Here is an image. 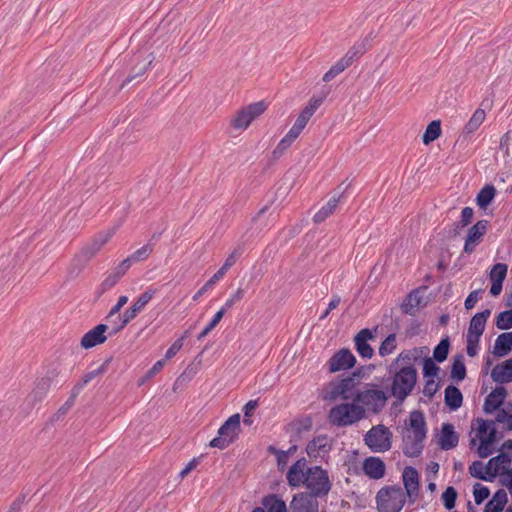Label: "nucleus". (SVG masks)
Instances as JSON below:
<instances>
[{"label":"nucleus","mask_w":512,"mask_h":512,"mask_svg":"<svg viewBox=\"0 0 512 512\" xmlns=\"http://www.w3.org/2000/svg\"><path fill=\"white\" fill-rule=\"evenodd\" d=\"M388 372L391 376L390 393L399 401H404L413 391L417 382V370L415 367L389 365Z\"/></svg>","instance_id":"1"},{"label":"nucleus","mask_w":512,"mask_h":512,"mask_svg":"<svg viewBox=\"0 0 512 512\" xmlns=\"http://www.w3.org/2000/svg\"><path fill=\"white\" fill-rule=\"evenodd\" d=\"M365 417V409L354 403H343L336 405L329 411V422L338 427H345L354 424Z\"/></svg>","instance_id":"2"},{"label":"nucleus","mask_w":512,"mask_h":512,"mask_svg":"<svg viewBox=\"0 0 512 512\" xmlns=\"http://www.w3.org/2000/svg\"><path fill=\"white\" fill-rule=\"evenodd\" d=\"M304 485L309 490L308 494L316 498L327 496L332 487L328 472L320 466L308 468Z\"/></svg>","instance_id":"3"},{"label":"nucleus","mask_w":512,"mask_h":512,"mask_svg":"<svg viewBox=\"0 0 512 512\" xmlns=\"http://www.w3.org/2000/svg\"><path fill=\"white\" fill-rule=\"evenodd\" d=\"M379 512H400L406 502V496L400 487H385L376 495Z\"/></svg>","instance_id":"4"},{"label":"nucleus","mask_w":512,"mask_h":512,"mask_svg":"<svg viewBox=\"0 0 512 512\" xmlns=\"http://www.w3.org/2000/svg\"><path fill=\"white\" fill-rule=\"evenodd\" d=\"M240 433V415L230 416L218 430V437L210 441V446L218 449H225L233 443Z\"/></svg>","instance_id":"5"},{"label":"nucleus","mask_w":512,"mask_h":512,"mask_svg":"<svg viewBox=\"0 0 512 512\" xmlns=\"http://www.w3.org/2000/svg\"><path fill=\"white\" fill-rule=\"evenodd\" d=\"M364 441L373 452H386L392 446V433L386 426L379 424L365 434Z\"/></svg>","instance_id":"6"},{"label":"nucleus","mask_w":512,"mask_h":512,"mask_svg":"<svg viewBox=\"0 0 512 512\" xmlns=\"http://www.w3.org/2000/svg\"><path fill=\"white\" fill-rule=\"evenodd\" d=\"M267 106L263 101L252 103L237 112L231 125L235 129H246L251 122L266 110Z\"/></svg>","instance_id":"7"},{"label":"nucleus","mask_w":512,"mask_h":512,"mask_svg":"<svg viewBox=\"0 0 512 512\" xmlns=\"http://www.w3.org/2000/svg\"><path fill=\"white\" fill-rule=\"evenodd\" d=\"M359 379L360 372H354L352 375L343 378L340 382L333 384L330 391V397L332 399L340 397L344 400H354L356 394L358 393L356 391V387L359 384Z\"/></svg>","instance_id":"8"},{"label":"nucleus","mask_w":512,"mask_h":512,"mask_svg":"<svg viewBox=\"0 0 512 512\" xmlns=\"http://www.w3.org/2000/svg\"><path fill=\"white\" fill-rule=\"evenodd\" d=\"M386 401V394L378 389L365 390L357 393L354 398V402L361 403L374 413H378L385 406Z\"/></svg>","instance_id":"9"},{"label":"nucleus","mask_w":512,"mask_h":512,"mask_svg":"<svg viewBox=\"0 0 512 512\" xmlns=\"http://www.w3.org/2000/svg\"><path fill=\"white\" fill-rule=\"evenodd\" d=\"M116 229L111 228L107 231H101L96 234L80 251L79 257L84 261H89L94 257L101 248L111 239L115 234Z\"/></svg>","instance_id":"10"},{"label":"nucleus","mask_w":512,"mask_h":512,"mask_svg":"<svg viewBox=\"0 0 512 512\" xmlns=\"http://www.w3.org/2000/svg\"><path fill=\"white\" fill-rule=\"evenodd\" d=\"M356 363V358L349 349L343 348L333 354L327 365L329 372L335 373L352 368Z\"/></svg>","instance_id":"11"},{"label":"nucleus","mask_w":512,"mask_h":512,"mask_svg":"<svg viewBox=\"0 0 512 512\" xmlns=\"http://www.w3.org/2000/svg\"><path fill=\"white\" fill-rule=\"evenodd\" d=\"M290 512H319V503L313 495L298 493L290 503Z\"/></svg>","instance_id":"12"},{"label":"nucleus","mask_w":512,"mask_h":512,"mask_svg":"<svg viewBox=\"0 0 512 512\" xmlns=\"http://www.w3.org/2000/svg\"><path fill=\"white\" fill-rule=\"evenodd\" d=\"M489 222L487 220H479L468 231L464 244V252L472 253L479 244L482 237L486 234Z\"/></svg>","instance_id":"13"},{"label":"nucleus","mask_w":512,"mask_h":512,"mask_svg":"<svg viewBox=\"0 0 512 512\" xmlns=\"http://www.w3.org/2000/svg\"><path fill=\"white\" fill-rule=\"evenodd\" d=\"M109 326L106 324H98L93 329L89 330L81 338V347L84 349L93 348L99 344H103L107 340L106 331Z\"/></svg>","instance_id":"14"},{"label":"nucleus","mask_w":512,"mask_h":512,"mask_svg":"<svg viewBox=\"0 0 512 512\" xmlns=\"http://www.w3.org/2000/svg\"><path fill=\"white\" fill-rule=\"evenodd\" d=\"M307 460L301 458L297 460L288 470L286 479L291 487H299L304 485L306 480V472L308 471Z\"/></svg>","instance_id":"15"},{"label":"nucleus","mask_w":512,"mask_h":512,"mask_svg":"<svg viewBox=\"0 0 512 512\" xmlns=\"http://www.w3.org/2000/svg\"><path fill=\"white\" fill-rule=\"evenodd\" d=\"M372 339H374V335L368 328H364L356 334L354 338L355 348L361 357L370 359L373 356L374 350L368 344V341Z\"/></svg>","instance_id":"16"},{"label":"nucleus","mask_w":512,"mask_h":512,"mask_svg":"<svg viewBox=\"0 0 512 512\" xmlns=\"http://www.w3.org/2000/svg\"><path fill=\"white\" fill-rule=\"evenodd\" d=\"M511 464V455L499 454L492 457L485 465L486 474H489L491 481L497 476L501 475L504 470H510L508 466Z\"/></svg>","instance_id":"17"},{"label":"nucleus","mask_w":512,"mask_h":512,"mask_svg":"<svg viewBox=\"0 0 512 512\" xmlns=\"http://www.w3.org/2000/svg\"><path fill=\"white\" fill-rule=\"evenodd\" d=\"M426 436L408 433L403 437V453L407 457H418L423 451V441Z\"/></svg>","instance_id":"18"},{"label":"nucleus","mask_w":512,"mask_h":512,"mask_svg":"<svg viewBox=\"0 0 512 512\" xmlns=\"http://www.w3.org/2000/svg\"><path fill=\"white\" fill-rule=\"evenodd\" d=\"M459 437L450 423L442 425L441 433L438 439V445L442 450H450L458 445Z\"/></svg>","instance_id":"19"},{"label":"nucleus","mask_w":512,"mask_h":512,"mask_svg":"<svg viewBox=\"0 0 512 512\" xmlns=\"http://www.w3.org/2000/svg\"><path fill=\"white\" fill-rule=\"evenodd\" d=\"M51 378L42 377L35 382V386L31 393L27 396V401L32 406L41 402L48 394L51 387Z\"/></svg>","instance_id":"20"},{"label":"nucleus","mask_w":512,"mask_h":512,"mask_svg":"<svg viewBox=\"0 0 512 512\" xmlns=\"http://www.w3.org/2000/svg\"><path fill=\"white\" fill-rule=\"evenodd\" d=\"M490 315V309L476 313L470 320L467 336L480 338L485 330L486 322Z\"/></svg>","instance_id":"21"},{"label":"nucleus","mask_w":512,"mask_h":512,"mask_svg":"<svg viewBox=\"0 0 512 512\" xmlns=\"http://www.w3.org/2000/svg\"><path fill=\"white\" fill-rule=\"evenodd\" d=\"M506 394V389L503 386H498L489 393L484 402L485 413L490 414L500 410L499 407L503 404Z\"/></svg>","instance_id":"22"},{"label":"nucleus","mask_w":512,"mask_h":512,"mask_svg":"<svg viewBox=\"0 0 512 512\" xmlns=\"http://www.w3.org/2000/svg\"><path fill=\"white\" fill-rule=\"evenodd\" d=\"M403 483L407 495L412 498L418 495L419 491V475L415 468L408 466L402 473Z\"/></svg>","instance_id":"23"},{"label":"nucleus","mask_w":512,"mask_h":512,"mask_svg":"<svg viewBox=\"0 0 512 512\" xmlns=\"http://www.w3.org/2000/svg\"><path fill=\"white\" fill-rule=\"evenodd\" d=\"M155 294V290H147L144 293H142L137 300L132 304V306L127 309L125 314V321H132L143 309L144 307L149 303V301L153 298Z\"/></svg>","instance_id":"24"},{"label":"nucleus","mask_w":512,"mask_h":512,"mask_svg":"<svg viewBox=\"0 0 512 512\" xmlns=\"http://www.w3.org/2000/svg\"><path fill=\"white\" fill-rule=\"evenodd\" d=\"M364 473L372 479H380L385 474V464L378 457H368L363 462Z\"/></svg>","instance_id":"25"},{"label":"nucleus","mask_w":512,"mask_h":512,"mask_svg":"<svg viewBox=\"0 0 512 512\" xmlns=\"http://www.w3.org/2000/svg\"><path fill=\"white\" fill-rule=\"evenodd\" d=\"M423 353L422 348H413L410 350L402 351L397 358H395L390 365L393 367H401V366H410L415 367L414 362L421 356Z\"/></svg>","instance_id":"26"},{"label":"nucleus","mask_w":512,"mask_h":512,"mask_svg":"<svg viewBox=\"0 0 512 512\" xmlns=\"http://www.w3.org/2000/svg\"><path fill=\"white\" fill-rule=\"evenodd\" d=\"M491 376L495 382L507 383L512 381V359L504 361L502 364L496 365Z\"/></svg>","instance_id":"27"},{"label":"nucleus","mask_w":512,"mask_h":512,"mask_svg":"<svg viewBox=\"0 0 512 512\" xmlns=\"http://www.w3.org/2000/svg\"><path fill=\"white\" fill-rule=\"evenodd\" d=\"M422 300L423 298L420 295L419 290H413L412 292H410L401 305L403 313L408 315H415L416 311L420 308L422 304Z\"/></svg>","instance_id":"28"},{"label":"nucleus","mask_w":512,"mask_h":512,"mask_svg":"<svg viewBox=\"0 0 512 512\" xmlns=\"http://www.w3.org/2000/svg\"><path fill=\"white\" fill-rule=\"evenodd\" d=\"M512 350V332H504L495 340L494 354L503 357Z\"/></svg>","instance_id":"29"},{"label":"nucleus","mask_w":512,"mask_h":512,"mask_svg":"<svg viewBox=\"0 0 512 512\" xmlns=\"http://www.w3.org/2000/svg\"><path fill=\"white\" fill-rule=\"evenodd\" d=\"M344 189L340 195L333 196L325 206H323L313 217L315 223H321L325 221L336 209L342 194L345 192Z\"/></svg>","instance_id":"30"},{"label":"nucleus","mask_w":512,"mask_h":512,"mask_svg":"<svg viewBox=\"0 0 512 512\" xmlns=\"http://www.w3.org/2000/svg\"><path fill=\"white\" fill-rule=\"evenodd\" d=\"M508 501L504 489H499L485 506L484 512H502Z\"/></svg>","instance_id":"31"},{"label":"nucleus","mask_w":512,"mask_h":512,"mask_svg":"<svg viewBox=\"0 0 512 512\" xmlns=\"http://www.w3.org/2000/svg\"><path fill=\"white\" fill-rule=\"evenodd\" d=\"M409 425L412 429L411 434L426 436V422L424 414L421 411L415 410L410 413Z\"/></svg>","instance_id":"32"},{"label":"nucleus","mask_w":512,"mask_h":512,"mask_svg":"<svg viewBox=\"0 0 512 512\" xmlns=\"http://www.w3.org/2000/svg\"><path fill=\"white\" fill-rule=\"evenodd\" d=\"M266 512H287L286 503L276 494H269L262 499Z\"/></svg>","instance_id":"33"},{"label":"nucleus","mask_w":512,"mask_h":512,"mask_svg":"<svg viewBox=\"0 0 512 512\" xmlns=\"http://www.w3.org/2000/svg\"><path fill=\"white\" fill-rule=\"evenodd\" d=\"M462 402L463 396L461 391L453 385L447 386L445 389V404L451 410H456L461 407Z\"/></svg>","instance_id":"34"},{"label":"nucleus","mask_w":512,"mask_h":512,"mask_svg":"<svg viewBox=\"0 0 512 512\" xmlns=\"http://www.w3.org/2000/svg\"><path fill=\"white\" fill-rule=\"evenodd\" d=\"M486 118V113L483 109L478 108L475 110L468 123L465 125L462 134L464 137H467L474 133L484 122Z\"/></svg>","instance_id":"35"},{"label":"nucleus","mask_w":512,"mask_h":512,"mask_svg":"<svg viewBox=\"0 0 512 512\" xmlns=\"http://www.w3.org/2000/svg\"><path fill=\"white\" fill-rule=\"evenodd\" d=\"M245 251V244L243 242L238 243L233 251L226 258L224 264L218 270L223 276L227 273V271L237 262V260L241 257V255Z\"/></svg>","instance_id":"36"},{"label":"nucleus","mask_w":512,"mask_h":512,"mask_svg":"<svg viewBox=\"0 0 512 512\" xmlns=\"http://www.w3.org/2000/svg\"><path fill=\"white\" fill-rule=\"evenodd\" d=\"M495 194L496 189L493 185H485L477 195V205L486 208L493 201Z\"/></svg>","instance_id":"37"},{"label":"nucleus","mask_w":512,"mask_h":512,"mask_svg":"<svg viewBox=\"0 0 512 512\" xmlns=\"http://www.w3.org/2000/svg\"><path fill=\"white\" fill-rule=\"evenodd\" d=\"M466 377V367L463 362V355L454 357L451 367V378L457 382L463 381Z\"/></svg>","instance_id":"38"},{"label":"nucleus","mask_w":512,"mask_h":512,"mask_svg":"<svg viewBox=\"0 0 512 512\" xmlns=\"http://www.w3.org/2000/svg\"><path fill=\"white\" fill-rule=\"evenodd\" d=\"M441 135V122L439 120L432 121L426 128L422 140L425 145L430 144Z\"/></svg>","instance_id":"39"},{"label":"nucleus","mask_w":512,"mask_h":512,"mask_svg":"<svg viewBox=\"0 0 512 512\" xmlns=\"http://www.w3.org/2000/svg\"><path fill=\"white\" fill-rule=\"evenodd\" d=\"M449 348H450V341H449V338L446 337V338L442 339L439 342V344L434 348V351H433L434 360L439 363L445 361L448 357Z\"/></svg>","instance_id":"40"},{"label":"nucleus","mask_w":512,"mask_h":512,"mask_svg":"<svg viewBox=\"0 0 512 512\" xmlns=\"http://www.w3.org/2000/svg\"><path fill=\"white\" fill-rule=\"evenodd\" d=\"M350 65L341 58L338 62H336L331 68L324 74L323 81L329 82L332 79H334L337 75L342 73L346 68H348Z\"/></svg>","instance_id":"41"},{"label":"nucleus","mask_w":512,"mask_h":512,"mask_svg":"<svg viewBox=\"0 0 512 512\" xmlns=\"http://www.w3.org/2000/svg\"><path fill=\"white\" fill-rule=\"evenodd\" d=\"M367 51V47L364 43L356 44L352 46L347 53L342 57L349 65H351L356 59L360 58Z\"/></svg>","instance_id":"42"},{"label":"nucleus","mask_w":512,"mask_h":512,"mask_svg":"<svg viewBox=\"0 0 512 512\" xmlns=\"http://www.w3.org/2000/svg\"><path fill=\"white\" fill-rule=\"evenodd\" d=\"M469 473L477 479L491 481V477L489 474H486L485 465L481 461H474L469 466Z\"/></svg>","instance_id":"43"},{"label":"nucleus","mask_w":512,"mask_h":512,"mask_svg":"<svg viewBox=\"0 0 512 512\" xmlns=\"http://www.w3.org/2000/svg\"><path fill=\"white\" fill-rule=\"evenodd\" d=\"M396 349V335L389 334L379 347V355L385 357Z\"/></svg>","instance_id":"44"},{"label":"nucleus","mask_w":512,"mask_h":512,"mask_svg":"<svg viewBox=\"0 0 512 512\" xmlns=\"http://www.w3.org/2000/svg\"><path fill=\"white\" fill-rule=\"evenodd\" d=\"M496 326L501 330L512 328V310L500 312L496 319Z\"/></svg>","instance_id":"45"},{"label":"nucleus","mask_w":512,"mask_h":512,"mask_svg":"<svg viewBox=\"0 0 512 512\" xmlns=\"http://www.w3.org/2000/svg\"><path fill=\"white\" fill-rule=\"evenodd\" d=\"M456 499L457 491L455 490V488L452 486L447 487L442 494L444 507L447 510H452L455 507Z\"/></svg>","instance_id":"46"},{"label":"nucleus","mask_w":512,"mask_h":512,"mask_svg":"<svg viewBox=\"0 0 512 512\" xmlns=\"http://www.w3.org/2000/svg\"><path fill=\"white\" fill-rule=\"evenodd\" d=\"M326 441H327V438L325 436L314 438L307 445V448H306L307 453L309 455H312V454L315 455V454L319 453L320 451H323L326 446Z\"/></svg>","instance_id":"47"},{"label":"nucleus","mask_w":512,"mask_h":512,"mask_svg":"<svg viewBox=\"0 0 512 512\" xmlns=\"http://www.w3.org/2000/svg\"><path fill=\"white\" fill-rule=\"evenodd\" d=\"M224 276L220 272H216L193 296V300L197 301L205 292L211 289Z\"/></svg>","instance_id":"48"},{"label":"nucleus","mask_w":512,"mask_h":512,"mask_svg":"<svg viewBox=\"0 0 512 512\" xmlns=\"http://www.w3.org/2000/svg\"><path fill=\"white\" fill-rule=\"evenodd\" d=\"M508 266L503 263H497L495 264L490 272V279L491 281H500L503 282L506 274H507Z\"/></svg>","instance_id":"49"},{"label":"nucleus","mask_w":512,"mask_h":512,"mask_svg":"<svg viewBox=\"0 0 512 512\" xmlns=\"http://www.w3.org/2000/svg\"><path fill=\"white\" fill-rule=\"evenodd\" d=\"M473 495H474V499H475V503L477 505L481 504L485 499H487L490 495V490L488 487L480 484V483H476L474 486H473Z\"/></svg>","instance_id":"50"},{"label":"nucleus","mask_w":512,"mask_h":512,"mask_svg":"<svg viewBox=\"0 0 512 512\" xmlns=\"http://www.w3.org/2000/svg\"><path fill=\"white\" fill-rule=\"evenodd\" d=\"M321 104L322 99L314 97L311 98L307 106H305V108L301 111L300 115L309 121V119L313 116Z\"/></svg>","instance_id":"51"},{"label":"nucleus","mask_w":512,"mask_h":512,"mask_svg":"<svg viewBox=\"0 0 512 512\" xmlns=\"http://www.w3.org/2000/svg\"><path fill=\"white\" fill-rule=\"evenodd\" d=\"M109 363H110V360H106L97 369H94V370L89 371L86 374H84L82 379L80 380L82 382V384H84L86 386L95 377L103 374L106 371Z\"/></svg>","instance_id":"52"},{"label":"nucleus","mask_w":512,"mask_h":512,"mask_svg":"<svg viewBox=\"0 0 512 512\" xmlns=\"http://www.w3.org/2000/svg\"><path fill=\"white\" fill-rule=\"evenodd\" d=\"M152 251H153V245L146 244V245L142 246L141 248H139L138 250H136L129 257L134 263L140 262V261L147 259L149 257V255L152 253Z\"/></svg>","instance_id":"53"},{"label":"nucleus","mask_w":512,"mask_h":512,"mask_svg":"<svg viewBox=\"0 0 512 512\" xmlns=\"http://www.w3.org/2000/svg\"><path fill=\"white\" fill-rule=\"evenodd\" d=\"M439 372V367L432 358H425L423 362V375L425 378H434Z\"/></svg>","instance_id":"54"},{"label":"nucleus","mask_w":512,"mask_h":512,"mask_svg":"<svg viewBox=\"0 0 512 512\" xmlns=\"http://www.w3.org/2000/svg\"><path fill=\"white\" fill-rule=\"evenodd\" d=\"M124 319H125V314L123 313L122 315L116 314L114 316V318L111 321H109L112 324V326L110 328L109 335L117 334L130 322V321L124 322Z\"/></svg>","instance_id":"55"},{"label":"nucleus","mask_w":512,"mask_h":512,"mask_svg":"<svg viewBox=\"0 0 512 512\" xmlns=\"http://www.w3.org/2000/svg\"><path fill=\"white\" fill-rule=\"evenodd\" d=\"M495 421L504 425V428L508 431L512 430V413L505 409L497 411Z\"/></svg>","instance_id":"56"},{"label":"nucleus","mask_w":512,"mask_h":512,"mask_svg":"<svg viewBox=\"0 0 512 512\" xmlns=\"http://www.w3.org/2000/svg\"><path fill=\"white\" fill-rule=\"evenodd\" d=\"M223 318V311H218L210 321V323L201 331V333L198 335V340H202L205 338L221 321Z\"/></svg>","instance_id":"57"},{"label":"nucleus","mask_w":512,"mask_h":512,"mask_svg":"<svg viewBox=\"0 0 512 512\" xmlns=\"http://www.w3.org/2000/svg\"><path fill=\"white\" fill-rule=\"evenodd\" d=\"M268 451L271 454L276 455L279 470H284L285 466L288 463L289 452L278 450L273 446H269Z\"/></svg>","instance_id":"58"},{"label":"nucleus","mask_w":512,"mask_h":512,"mask_svg":"<svg viewBox=\"0 0 512 512\" xmlns=\"http://www.w3.org/2000/svg\"><path fill=\"white\" fill-rule=\"evenodd\" d=\"M474 211L471 207L463 208L461 212V220L457 223V228H464L471 223Z\"/></svg>","instance_id":"59"},{"label":"nucleus","mask_w":512,"mask_h":512,"mask_svg":"<svg viewBox=\"0 0 512 512\" xmlns=\"http://www.w3.org/2000/svg\"><path fill=\"white\" fill-rule=\"evenodd\" d=\"M482 293H483L482 289H478V290H474V291L470 292V294L468 295V297L466 298V300L464 302L465 308L467 310L474 308L477 301L481 298Z\"/></svg>","instance_id":"60"},{"label":"nucleus","mask_w":512,"mask_h":512,"mask_svg":"<svg viewBox=\"0 0 512 512\" xmlns=\"http://www.w3.org/2000/svg\"><path fill=\"white\" fill-rule=\"evenodd\" d=\"M479 341H480V338L466 336V342H467L466 352H467L468 356L474 357L477 354Z\"/></svg>","instance_id":"61"},{"label":"nucleus","mask_w":512,"mask_h":512,"mask_svg":"<svg viewBox=\"0 0 512 512\" xmlns=\"http://www.w3.org/2000/svg\"><path fill=\"white\" fill-rule=\"evenodd\" d=\"M293 142L284 136L281 141L278 143L276 148L273 150L274 158H279L283 153L290 147Z\"/></svg>","instance_id":"62"},{"label":"nucleus","mask_w":512,"mask_h":512,"mask_svg":"<svg viewBox=\"0 0 512 512\" xmlns=\"http://www.w3.org/2000/svg\"><path fill=\"white\" fill-rule=\"evenodd\" d=\"M128 302L127 296H120L118 298L117 303L111 308L110 312L108 313L106 319L107 321H111L116 314H119L122 307Z\"/></svg>","instance_id":"63"},{"label":"nucleus","mask_w":512,"mask_h":512,"mask_svg":"<svg viewBox=\"0 0 512 512\" xmlns=\"http://www.w3.org/2000/svg\"><path fill=\"white\" fill-rule=\"evenodd\" d=\"M438 388L439 385L434 381L433 378L427 379L423 388V394L426 397L432 398L436 394Z\"/></svg>","instance_id":"64"}]
</instances>
